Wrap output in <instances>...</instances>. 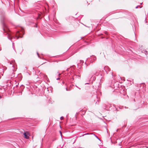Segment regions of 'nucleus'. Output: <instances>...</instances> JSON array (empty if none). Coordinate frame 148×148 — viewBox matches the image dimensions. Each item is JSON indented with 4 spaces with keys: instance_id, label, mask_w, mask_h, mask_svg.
<instances>
[{
    "instance_id": "nucleus-5",
    "label": "nucleus",
    "mask_w": 148,
    "mask_h": 148,
    "mask_svg": "<svg viewBox=\"0 0 148 148\" xmlns=\"http://www.w3.org/2000/svg\"><path fill=\"white\" fill-rule=\"evenodd\" d=\"M76 77L79 79L80 78V76L79 75H75Z\"/></svg>"
},
{
    "instance_id": "nucleus-8",
    "label": "nucleus",
    "mask_w": 148,
    "mask_h": 148,
    "mask_svg": "<svg viewBox=\"0 0 148 148\" xmlns=\"http://www.w3.org/2000/svg\"><path fill=\"white\" fill-rule=\"evenodd\" d=\"M17 34H19V35H20V33L19 32V31H18L17 32Z\"/></svg>"
},
{
    "instance_id": "nucleus-16",
    "label": "nucleus",
    "mask_w": 148,
    "mask_h": 148,
    "mask_svg": "<svg viewBox=\"0 0 148 148\" xmlns=\"http://www.w3.org/2000/svg\"><path fill=\"white\" fill-rule=\"evenodd\" d=\"M94 135L96 137V138H97L99 140V139L98 138V137H97L96 136L95 134H94Z\"/></svg>"
},
{
    "instance_id": "nucleus-13",
    "label": "nucleus",
    "mask_w": 148,
    "mask_h": 148,
    "mask_svg": "<svg viewBox=\"0 0 148 148\" xmlns=\"http://www.w3.org/2000/svg\"><path fill=\"white\" fill-rule=\"evenodd\" d=\"M58 75L59 76L60 75H61V74L60 73H58Z\"/></svg>"
},
{
    "instance_id": "nucleus-25",
    "label": "nucleus",
    "mask_w": 148,
    "mask_h": 148,
    "mask_svg": "<svg viewBox=\"0 0 148 148\" xmlns=\"http://www.w3.org/2000/svg\"><path fill=\"white\" fill-rule=\"evenodd\" d=\"M60 132V134H61V131Z\"/></svg>"
},
{
    "instance_id": "nucleus-23",
    "label": "nucleus",
    "mask_w": 148,
    "mask_h": 148,
    "mask_svg": "<svg viewBox=\"0 0 148 148\" xmlns=\"http://www.w3.org/2000/svg\"><path fill=\"white\" fill-rule=\"evenodd\" d=\"M1 48L0 47V51L1 50Z\"/></svg>"
},
{
    "instance_id": "nucleus-19",
    "label": "nucleus",
    "mask_w": 148,
    "mask_h": 148,
    "mask_svg": "<svg viewBox=\"0 0 148 148\" xmlns=\"http://www.w3.org/2000/svg\"><path fill=\"white\" fill-rule=\"evenodd\" d=\"M138 6H137L136 7V8H138Z\"/></svg>"
},
{
    "instance_id": "nucleus-2",
    "label": "nucleus",
    "mask_w": 148,
    "mask_h": 148,
    "mask_svg": "<svg viewBox=\"0 0 148 148\" xmlns=\"http://www.w3.org/2000/svg\"><path fill=\"white\" fill-rule=\"evenodd\" d=\"M96 57L95 56H92L91 58L92 60L91 61V63H93V62L96 60Z\"/></svg>"
},
{
    "instance_id": "nucleus-3",
    "label": "nucleus",
    "mask_w": 148,
    "mask_h": 148,
    "mask_svg": "<svg viewBox=\"0 0 148 148\" xmlns=\"http://www.w3.org/2000/svg\"><path fill=\"white\" fill-rule=\"evenodd\" d=\"M28 134V132H25L24 133V137L26 139H28L29 138V136L27 135Z\"/></svg>"
},
{
    "instance_id": "nucleus-11",
    "label": "nucleus",
    "mask_w": 148,
    "mask_h": 148,
    "mask_svg": "<svg viewBox=\"0 0 148 148\" xmlns=\"http://www.w3.org/2000/svg\"><path fill=\"white\" fill-rule=\"evenodd\" d=\"M37 55L39 57V54H38V52H37Z\"/></svg>"
},
{
    "instance_id": "nucleus-1",
    "label": "nucleus",
    "mask_w": 148,
    "mask_h": 148,
    "mask_svg": "<svg viewBox=\"0 0 148 148\" xmlns=\"http://www.w3.org/2000/svg\"><path fill=\"white\" fill-rule=\"evenodd\" d=\"M4 27L3 28V30L5 33H6V35H7L8 38L10 40H11L13 38H17V39H18L19 37L22 38V37L20 36H12V35L11 32L10 31V30L7 29V30L5 29V28H6V26L5 23L3 22V21H1Z\"/></svg>"
},
{
    "instance_id": "nucleus-18",
    "label": "nucleus",
    "mask_w": 148,
    "mask_h": 148,
    "mask_svg": "<svg viewBox=\"0 0 148 148\" xmlns=\"http://www.w3.org/2000/svg\"><path fill=\"white\" fill-rule=\"evenodd\" d=\"M81 62H82V63H83L84 62V61H82V60H81Z\"/></svg>"
},
{
    "instance_id": "nucleus-21",
    "label": "nucleus",
    "mask_w": 148,
    "mask_h": 148,
    "mask_svg": "<svg viewBox=\"0 0 148 148\" xmlns=\"http://www.w3.org/2000/svg\"><path fill=\"white\" fill-rule=\"evenodd\" d=\"M93 78H94V79H95V78H96L95 77H93Z\"/></svg>"
},
{
    "instance_id": "nucleus-7",
    "label": "nucleus",
    "mask_w": 148,
    "mask_h": 148,
    "mask_svg": "<svg viewBox=\"0 0 148 148\" xmlns=\"http://www.w3.org/2000/svg\"><path fill=\"white\" fill-rule=\"evenodd\" d=\"M75 86H76V87H77V88H79V89H80H80H81L80 88H79V87H78L77 85H76Z\"/></svg>"
},
{
    "instance_id": "nucleus-10",
    "label": "nucleus",
    "mask_w": 148,
    "mask_h": 148,
    "mask_svg": "<svg viewBox=\"0 0 148 148\" xmlns=\"http://www.w3.org/2000/svg\"><path fill=\"white\" fill-rule=\"evenodd\" d=\"M49 103H52V102H51V100L50 99L49 100Z\"/></svg>"
},
{
    "instance_id": "nucleus-24",
    "label": "nucleus",
    "mask_w": 148,
    "mask_h": 148,
    "mask_svg": "<svg viewBox=\"0 0 148 148\" xmlns=\"http://www.w3.org/2000/svg\"><path fill=\"white\" fill-rule=\"evenodd\" d=\"M118 129H117L116 130V132H117L118 131Z\"/></svg>"
},
{
    "instance_id": "nucleus-17",
    "label": "nucleus",
    "mask_w": 148,
    "mask_h": 148,
    "mask_svg": "<svg viewBox=\"0 0 148 148\" xmlns=\"http://www.w3.org/2000/svg\"><path fill=\"white\" fill-rule=\"evenodd\" d=\"M147 53V51H146L145 52V54L146 55V53Z\"/></svg>"
},
{
    "instance_id": "nucleus-12",
    "label": "nucleus",
    "mask_w": 148,
    "mask_h": 148,
    "mask_svg": "<svg viewBox=\"0 0 148 148\" xmlns=\"http://www.w3.org/2000/svg\"><path fill=\"white\" fill-rule=\"evenodd\" d=\"M35 27H37V25L36 24H35Z\"/></svg>"
},
{
    "instance_id": "nucleus-22",
    "label": "nucleus",
    "mask_w": 148,
    "mask_h": 148,
    "mask_svg": "<svg viewBox=\"0 0 148 148\" xmlns=\"http://www.w3.org/2000/svg\"><path fill=\"white\" fill-rule=\"evenodd\" d=\"M89 84V83H85V84Z\"/></svg>"
},
{
    "instance_id": "nucleus-14",
    "label": "nucleus",
    "mask_w": 148,
    "mask_h": 148,
    "mask_svg": "<svg viewBox=\"0 0 148 148\" xmlns=\"http://www.w3.org/2000/svg\"><path fill=\"white\" fill-rule=\"evenodd\" d=\"M66 91H69V90H68V89H67V88H66Z\"/></svg>"
},
{
    "instance_id": "nucleus-6",
    "label": "nucleus",
    "mask_w": 148,
    "mask_h": 148,
    "mask_svg": "<svg viewBox=\"0 0 148 148\" xmlns=\"http://www.w3.org/2000/svg\"><path fill=\"white\" fill-rule=\"evenodd\" d=\"M63 118H64V117L63 116H61L60 117V119L61 120H62V119H63Z\"/></svg>"
},
{
    "instance_id": "nucleus-27",
    "label": "nucleus",
    "mask_w": 148,
    "mask_h": 148,
    "mask_svg": "<svg viewBox=\"0 0 148 148\" xmlns=\"http://www.w3.org/2000/svg\"><path fill=\"white\" fill-rule=\"evenodd\" d=\"M68 69H67V71Z\"/></svg>"
},
{
    "instance_id": "nucleus-4",
    "label": "nucleus",
    "mask_w": 148,
    "mask_h": 148,
    "mask_svg": "<svg viewBox=\"0 0 148 148\" xmlns=\"http://www.w3.org/2000/svg\"><path fill=\"white\" fill-rule=\"evenodd\" d=\"M94 75H96L95 73H91L90 75L89 76V78L90 79Z\"/></svg>"
},
{
    "instance_id": "nucleus-9",
    "label": "nucleus",
    "mask_w": 148,
    "mask_h": 148,
    "mask_svg": "<svg viewBox=\"0 0 148 148\" xmlns=\"http://www.w3.org/2000/svg\"><path fill=\"white\" fill-rule=\"evenodd\" d=\"M88 134V133H87L86 134H84V135H83L82 136H84V135H86Z\"/></svg>"
},
{
    "instance_id": "nucleus-20",
    "label": "nucleus",
    "mask_w": 148,
    "mask_h": 148,
    "mask_svg": "<svg viewBox=\"0 0 148 148\" xmlns=\"http://www.w3.org/2000/svg\"><path fill=\"white\" fill-rule=\"evenodd\" d=\"M12 44H13V47H14V43H13H13H12Z\"/></svg>"
},
{
    "instance_id": "nucleus-26",
    "label": "nucleus",
    "mask_w": 148,
    "mask_h": 148,
    "mask_svg": "<svg viewBox=\"0 0 148 148\" xmlns=\"http://www.w3.org/2000/svg\"><path fill=\"white\" fill-rule=\"evenodd\" d=\"M12 67H14V66L13 65L12 66Z\"/></svg>"
},
{
    "instance_id": "nucleus-15",
    "label": "nucleus",
    "mask_w": 148,
    "mask_h": 148,
    "mask_svg": "<svg viewBox=\"0 0 148 148\" xmlns=\"http://www.w3.org/2000/svg\"><path fill=\"white\" fill-rule=\"evenodd\" d=\"M60 79V78H57V79H57V80H59V79Z\"/></svg>"
},
{
    "instance_id": "nucleus-28",
    "label": "nucleus",
    "mask_w": 148,
    "mask_h": 148,
    "mask_svg": "<svg viewBox=\"0 0 148 148\" xmlns=\"http://www.w3.org/2000/svg\"><path fill=\"white\" fill-rule=\"evenodd\" d=\"M142 4V3H140V4Z\"/></svg>"
}]
</instances>
